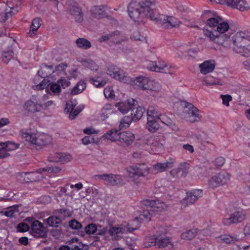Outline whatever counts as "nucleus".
Masks as SVG:
<instances>
[{"instance_id": "nucleus-1", "label": "nucleus", "mask_w": 250, "mask_h": 250, "mask_svg": "<svg viewBox=\"0 0 250 250\" xmlns=\"http://www.w3.org/2000/svg\"><path fill=\"white\" fill-rule=\"evenodd\" d=\"M210 11H206L203 17L208 18L207 21V25L211 28L210 30L204 28V35L208 37L211 41L215 43L223 45L230 38L229 34L226 32L229 30V26L228 23L216 14H213V17H210Z\"/></svg>"}, {"instance_id": "nucleus-2", "label": "nucleus", "mask_w": 250, "mask_h": 250, "mask_svg": "<svg viewBox=\"0 0 250 250\" xmlns=\"http://www.w3.org/2000/svg\"><path fill=\"white\" fill-rule=\"evenodd\" d=\"M156 0H144V1L141 3L135 0H133L129 4L127 7V11L129 16L134 21H139V17L145 15L146 17L150 18L149 14H151L154 9L151 8Z\"/></svg>"}, {"instance_id": "nucleus-3", "label": "nucleus", "mask_w": 250, "mask_h": 250, "mask_svg": "<svg viewBox=\"0 0 250 250\" xmlns=\"http://www.w3.org/2000/svg\"><path fill=\"white\" fill-rule=\"evenodd\" d=\"M142 208H146L141 212L139 217H136L133 220V224H138L139 219L150 220L154 211H163L167 208V205L160 200H145L141 202Z\"/></svg>"}, {"instance_id": "nucleus-4", "label": "nucleus", "mask_w": 250, "mask_h": 250, "mask_svg": "<svg viewBox=\"0 0 250 250\" xmlns=\"http://www.w3.org/2000/svg\"><path fill=\"white\" fill-rule=\"evenodd\" d=\"M234 46L233 49L236 53H243V55L248 57L249 51L246 48L250 43V33L249 31L236 33L232 38Z\"/></svg>"}, {"instance_id": "nucleus-5", "label": "nucleus", "mask_w": 250, "mask_h": 250, "mask_svg": "<svg viewBox=\"0 0 250 250\" xmlns=\"http://www.w3.org/2000/svg\"><path fill=\"white\" fill-rule=\"evenodd\" d=\"M20 135L24 138L26 141L29 142L31 144L35 146L37 149L51 143L52 137L45 134H42L37 136L26 129L20 131Z\"/></svg>"}, {"instance_id": "nucleus-6", "label": "nucleus", "mask_w": 250, "mask_h": 250, "mask_svg": "<svg viewBox=\"0 0 250 250\" xmlns=\"http://www.w3.org/2000/svg\"><path fill=\"white\" fill-rule=\"evenodd\" d=\"M151 20L156 21L159 24L166 29H170L176 27L180 24V21L175 17L168 16L165 15H159L156 10L152 11L151 14H149Z\"/></svg>"}, {"instance_id": "nucleus-7", "label": "nucleus", "mask_w": 250, "mask_h": 250, "mask_svg": "<svg viewBox=\"0 0 250 250\" xmlns=\"http://www.w3.org/2000/svg\"><path fill=\"white\" fill-rule=\"evenodd\" d=\"M126 171L129 181L138 183L139 177L146 176L150 173V168L142 164L127 167Z\"/></svg>"}, {"instance_id": "nucleus-8", "label": "nucleus", "mask_w": 250, "mask_h": 250, "mask_svg": "<svg viewBox=\"0 0 250 250\" xmlns=\"http://www.w3.org/2000/svg\"><path fill=\"white\" fill-rule=\"evenodd\" d=\"M181 105L183 108L182 116L187 121L194 123L198 122L200 119L199 110L192 104L186 101H182Z\"/></svg>"}, {"instance_id": "nucleus-9", "label": "nucleus", "mask_w": 250, "mask_h": 250, "mask_svg": "<svg viewBox=\"0 0 250 250\" xmlns=\"http://www.w3.org/2000/svg\"><path fill=\"white\" fill-rule=\"evenodd\" d=\"M176 244L172 243L168 238H162L159 236L150 238L148 242L144 244L145 248H148L152 246H156V248L162 249L167 247L168 249H176L178 247Z\"/></svg>"}, {"instance_id": "nucleus-10", "label": "nucleus", "mask_w": 250, "mask_h": 250, "mask_svg": "<svg viewBox=\"0 0 250 250\" xmlns=\"http://www.w3.org/2000/svg\"><path fill=\"white\" fill-rule=\"evenodd\" d=\"M94 178L97 180H102L104 184L110 186L123 185L125 184L122 176L120 174L110 173L95 175Z\"/></svg>"}, {"instance_id": "nucleus-11", "label": "nucleus", "mask_w": 250, "mask_h": 250, "mask_svg": "<svg viewBox=\"0 0 250 250\" xmlns=\"http://www.w3.org/2000/svg\"><path fill=\"white\" fill-rule=\"evenodd\" d=\"M136 229V227L130 228L128 224L126 226L121 225L118 227H111L108 232L113 239L118 240L122 237L123 234L130 232Z\"/></svg>"}, {"instance_id": "nucleus-12", "label": "nucleus", "mask_w": 250, "mask_h": 250, "mask_svg": "<svg viewBox=\"0 0 250 250\" xmlns=\"http://www.w3.org/2000/svg\"><path fill=\"white\" fill-rule=\"evenodd\" d=\"M43 105L40 102L37 96L33 95L31 99L25 102L23 108L28 112L34 113L40 111Z\"/></svg>"}, {"instance_id": "nucleus-13", "label": "nucleus", "mask_w": 250, "mask_h": 250, "mask_svg": "<svg viewBox=\"0 0 250 250\" xmlns=\"http://www.w3.org/2000/svg\"><path fill=\"white\" fill-rule=\"evenodd\" d=\"M133 85L136 88H140L143 90H157L154 84L156 83L154 81L149 80L147 78L139 77L136 78L133 81Z\"/></svg>"}, {"instance_id": "nucleus-14", "label": "nucleus", "mask_w": 250, "mask_h": 250, "mask_svg": "<svg viewBox=\"0 0 250 250\" xmlns=\"http://www.w3.org/2000/svg\"><path fill=\"white\" fill-rule=\"evenodd\" d=\"M216 1L222 4L227 5L232 8H236L241 11L248 10L250 8L249 4L245 0H216Z\"/></svg>"}, {"instance_id": "nucleus-15", "label": "nucleus", "mask_w": 250, "mask_h": 250, "mask_svg": "<svg viewBox=\"0 0 250 250\" xmlns=\"http://www.w3.org/2000/svg\"><path fill=\"white\" fill-rule=\"evenodd\" d=\"M31 233L35 237H44L46 235V228L43 224L37 220L31 223Z\"/></svg>"}, {"instance_id": "nucleus-16", "label": "nucleus", "mask_w": 250, "mask_h": 250, "mask_svg": "<svg viewBox=\"0 0 250 250\" xmlns=\"http://www.w3.org/2000/svg\"><path fill=\"white\" fill-rule=\"evenodd\" d=\"M202 190L201 189H195L188 192L186 197L181 201V203L184 207L188 205L193 204L202 196Z\"/></svg>"}, {"instance_id": "nucleus-17", "label": "nucleus", "mask_w": 250, "mask_h": 250, "mask_svg": "<svg viewBox=\"0 0 250 250\" xmlns=\"http://www.w3.org/2000/svg\"><path fill=\"white\" fill-rule=\"evenodd\" d=\"M106 73L112 78L119 81L125 82L127 81V78L125 76L123 71L116 65L109 66Z\"/></svg>"}, {"instance_id": "nucleus-18", "label": "nucleus", "mask_w": 250, "mask_h": 250, "mask_svg": "<svg viewBox=\"0 0 250 250\" xmlns=\"http://www.w3.org/2000/svg\"><path fill=\"white\" fill-rule=\"evenodd\" d=\"M245 211H236L231 214L229 218H224L222 220V223L225 226H229L233 223L241 222L245 219Z\"/></svg>"}, {"instance_id": "nucleus-19", "label": "nucleus", "mask_w": 250, "mask_h": 250, "mask_svg": "<svg viewBox=\"0 0 250 250\" xmlns=\"http://www.w3.org/2000/svg\"><path fill=\"white\" fill-rule=\"evenodd\" d=\"M76 105V101H70L66 104L64 111L66 113H69V118L70 120L74 119L83 108V106L82 107L80 106L75 108Z\"/></svg>"}, {"instance_id": "nucleus-20", "label": "nucleus", "mask_w": 250, "mask_h": 250, "mask_svg": "<svg viewBox=\"0 0 250 250\" xmlns=\"http://www.w3.org/2000/svg\"><path fill=\"white\" fill-rule=\"evenodd\" d=\"M165 143V137L160 135L154 137H146L143 143L147 146L151 145L154 147L161 148L163 146Z\"/></svg>"}, {"instance_id": "nucleus-21", "label": "nucleus", "mask_w": 250, "mask_h": 250, "mask_svg": "<svg viewBox=\"0 0 250 250\" xmlns=\"http://www.w3.org/2000/svg\"><path fill=\"white\" fill-rule=\"evenodd\" d=\"M147 67L152 71L166 73L168 72L170 66L162 62L159 61L158 63L155 62H150L148 64Z\"/></svg>"}, {"instance_id": "nucleus-22", "label": "nucleus", "mask_w": 250, "mask_h": 250, "mask_svg": "<svg viewBox=\"0 0 250 250\" xmlns=\"http://www.w3.org/2000/svg\"><path fill=\"white\" fill-rule=\"evenodd\" d=\"M137 105V101L133 99H128L127 101L125 102L117 103L116 104V107L120 112L125 114Z\"/></svg>"}, {"instance_id": "nucleus-23", "label": "nucleus", "mask_w": 250, "mask_h": 250, "mask_svg": "<svg viewBox=\"0 0 250 250\" xmlns=\"http://www.w3.org/2000/svg\"><path fill=\"white\" fill-rule=\"evenodd\" d=\"M68 11L69 13L73 17L76 22H81L83 21V15L81 9L78 4L73 2L69 5Z\"/></svg>"}, {"instance_id": "nucleus-24", "label": "nucleus", "mask_w": 250, "mask_h": 250, "mask_svg": "<svg viewBox=\"0 0 250 250\" xmlns=\"http://www.w3.org/2000/svg\"><path fill=\"white\" fill-rule=\"evenodd\" d=\"M54 72L52 65L42 64L40 69L38 71L37 75L35 76V81L37 80V78H39V77H41V79H45L51 74V72Z\"/></svg>"}, {"instance_id": "nucleus-25", "label": "nucleus", "mask_w": 250, "mask_h": 250, "mask_svg": "<svg viewBox=\"0 0 250 250\" xmlns=\"http://www.w3.org/2000/svg\"><path fill=\"white\" fill-rule=\"evenodd\" d=\"M64 217L61 215H52L47 219H44V222L50 227H58L60 225Z\"/></svg>"}, {"instance_id": "nucleus-26", "label": "nucleus", "mask_w": 250, "mask_h": 250, "mask_svg": "<svg viewBox=\"0 0 250 250\" xmlns=\"http://www.w3.org/2000/svg\"><path fill=\"white\" fill-rule=\"evenodd\" d=\"M134 135L130 131L120 132L119 141L129 145L134 141Z\"/></svg>"}, {"instance_id": "nucleus-27", "label": "nucleus", "mask_w": 250, "mask_h": 250, "mask_svg": "<svg viewBox=\"0 0 250 250\" xmlns=\"http://www.w3.org/2000/svg\"><path fill=\"white\" fill-rule=\"evenodd\" d=\"M200 72L205 75L212 72L215 67L213 61H207L200 64L199 65Z\"/></svg>"}, {"instance_id": "nucleus-28", "label": "nucleus", "mask_w": 250, "mask_h": 250, "mask_svg": "<svg viewBox=\"0 0 250 250\" xmlns=\"http://www.w3.org/2000/svg\"><path fill=\"white\" fill-rule=\"evenodd\" d=\"M42 172H39L38 169L36 171L24 173L22 177L24 178V181L26 183L32 182L39 180L41 177L39 174Z\"/></svg>"}, {"instance_id": "nucleus-29", "label": "nucleus", "mask_w": 250, "mask_h": 250, "mask_svg": "<svg viewBox=\"0 0 250 250\" xmlns=\"http://www.w3.org/2000/svg\"><path fill=\"white\" fill-rule=\"evenodd\" d=\"M91 12L92 17L97 19L103 18L107 16L104 8L103 6H94L92 8Z\"/></svg>"}, {"instance_id": "nucleus-30", "label": "nucleus", "mask_w": 250, "mask_h": 250, "mask_svg": "<svg viewBox=\"0 0 250 250\" xmlns=\"http://www.w3.org/2000/svg\"><path fill=\"white\" fill-rule=\"evenodd\" d=\"M173 162L172 161H167L165 163H158L153 165V169L156 173L165 171L168 168L173 167Z\"/></svg>"}, {"instance_id": "nucleus-31", "label": "nucleus", "mask_w": 250, "mask_h": 250, "mask_svg": "<svg viewBox=\"0 0 250 250\" xmlns=\"http://www.w3.org/2000/svg\"><path fill=\"white\" fill-rule=\"evenodd\" d=\"M131 116H132L134 121H138L142 117L145 111V109L142 107L137 105L135 107L131 109Z\"/></svg>"}, {"instance_id": "nucleus-32", "label": "nucleus", "mask_w": 250, "mask_h": 250, "mask_svg": "<svg viewBox=\"0 0 250 250\" xmlns=\"http://www.w3.org/2000/svg\"><path fill=\"white\" fill-rule=\"evenodd\" d=\"M103 74L102 72H98L97 76L90 78L89 81L97 87H103L106 84V80H102L101 77Z\"/></svg>"}, {"instance_id": "nucleus-33", "label": "nucleus", "mask_w": 250, "mask_h": 250, "mask_svg": "<svg viewBox=\"0 0 250 250\" xmlns=\"http://www.w3.org/2000/svg\"><path fill=\"white\" fill-rule=\"evenodd\" d=\"M159 119H152L151 117L147 118L146 127L149 131L154 132L159 128Z\"/></svg>"}, {"instance_id": "nucleus-34", "label": "nucleus", "mask_w": 250, "mask_h": 250, "mask_svg": "<svg viewBox=\"0 0 250 250\" xmlns=\"http://www.w3.org/2000/svg\"><path fill=\"white\" fill-rule=\"evenodd\" d=\"M120 131L116 129H111L105 133L104 137L112 141H119Z\"/></svg>"}, {"instance_id": "nucleus-35", "label": "nucleus", "mask_w": 250, "mask_h": 250, "mask_svg": "<svg viewBox=\"0 0 250 250\" xmlns=\"http://www.w3.org/2000/svg\"><path fill=\"white\" fill-rule=\"evenodd\" d=\"M17 147L15 144L11 142L0 143V155L5 151L14 150Z\"/></svg>"}, {"instance_id": "nucleus-36", "label": "nucleus", "mask_w": 250, "mask_h": 250, "mask_svg": "<svg viewBox=\"0 0 250 250\" xmlns=\"http://www.w3.org/2000/svg\"><path fill=\"white\" fill-rule=\"evenodd\" d=\"M162 114L158 110V108L153 106L148 107L147 111V118L149 119L151 117L152 119H159L161 117Z\"/></svg>"}, {"instance_id": "nucleus-37", "label": "nucleus", "mask_w": 250, "mask_h": 250, "mask_svg": "<svg viewBox=\"0 0 250 250\" xmlns=\"http://www.w3.org/2000/svg\"><path fill=\"white\" fill-rule=\"evenodd\" d=\"M77 46L83 49H88L91 46L90 42L84 38H79L76 41Z\"/></svg>"}, {"instance_id": "nucleus-38", "label": "nucleus", "mask_w": 250, "mask_h": 250, "mask_svg": "<svg viewBox=\"0 0 250 250\" xmlns=\"http://www.w3.org/2000/svg\"><path fill=\"white\" fill-rule=\"evenodd\" d=\"M114 34V36L111 38V41L115 44H120L123 42H125L127 38L121 34L118 31H116L111 33Z\"/></svg>"}, {"instance_id": "nucleus-39", "label": "nucleus", "mask_w": 250, "mask_h": 250, "mask_svg": "<svg viewBox=\"0 0 250 250\" xmlns=\"http://www.w3.org/2000/svg\"><path fill=\"white\" fill-rule=\"evenodd\" d=\"M85 83L82 81L79 82L71 90L72 95H76L82 93L85 88Z\"/></svg>"}, {"instance_id": "nucleus-40", "label": "nucleus", "mask_w": 250, "mask_h": 250, "mask_svg": "<svg viewBox=\"0 0 250 250\" xmlns=\"http://www.w3.org/2000/svg\"><path fill=\"white\" fill-rule=\"evenodd\" d=\"M83 65L91 71H97L99 68L98 65L91 60H83L82 62Z\"/></svg>"}, {"instance_id": "nucleus-41", "label": "nucleus", "mask_w": 250, "mask_h": 250, "mask_svg": "<svg viewBox=\"0 0 250 250\" xmlns=\"http://www.w3.org/2000/svg\"><path fill=\"white\" fill-rule=\"evenodd\" d=\"M236 240L235 238L227 234L222 235L217 238V242L226 244H231Z\"/></svg>"}, {"instance_id": "nucleus-42", "label": "nucleus", "mask_w": 250, "mask_h": 250, "mask_svg": "<svg viewBox=\"0 0 250 250\" xmlns=\"http://www.w3.org/2000/svg\"><path fill=\"white\" fill-rule=\"evenodd\" d=\"M17 13V9H15L14 11H12L11 10H9L8 8H6L5 12L0 14V21L5 22L9 18Z\"/></svg>"}, {"instance_id": "nucleus-43", "label": "nucleus", "mask_w": 250, "mask_h": 250, "mask_svg": "<svg viewBox=\"0 0 250 250\" xmlns=\"http://www.w3.org/2000/svg\"><path fill=\"white\" fill-rule=\"evenodd\" d=\"M198 52L197 50L195 49H191L187 51H183L182 49L178 50L177 55L179 57H183L186 55L189 56L191 57H195Z\"/></svg>"}, {"instance_id": "nucleus-44", "label": "nucleus", "mask_w": 250, "mask_h": 250, "mask_svg": "<svg viewBox=\"0 0 250 250\" xmlns=\"http://www.w3.org/2000/svg\"><path fill=\"white\" fill-rule=\"evenodd\" d=\"M216 176L221 185L227 184L230 179L229 174L226 172L220 173Z\"/></svg>"}, {"instance_id": "nucleus-45", "label": "nucleus", "mask_w": 250, "mask_h": 250, "mask_svg": "<svg viewBox=\"0 0 250 250\" xmlns=\"http://www.w3.org/2000/svg\"><path fill=\"white\" fill-rule=\"evenodd\" d=\"M196 233L197 231L195 229L188 230L181 234V238L184 240H191L195 237Z\"/></svg>"}, {"instance_id": "nucleus-46", "label": "nucleus", "mask_w": 250, "mask_h": 250, "mask_svg": "<svg viewBox=\"0 0 250 250\" xmlns=\"http://www.w3.org/2000/svg\"><path fill=\"white\" fill-rule=\"evenodd\" d=\"M14 53L12 50L4 51L2 53L1 59L3 62L7 63L13 58Z\"/></svg>"}, {"instance_id": "nucleus-47", "label": "nucleus", "mask_w": 250, "mask_h": 250, "mask_svg": "<svg viewBox=\"0 0 250 250\" xmlns=\"http://www.w3.org/2000/svg\"><path fill=\"white\" fill-rule=\"evenodd\" d=\"M61 170V168L58 167H46L38 169L39 172H46L48 173H57Z\"/></svg>"}, {"instance_id": "nucleus-48", "label": "nucleus", "mask_w": 250, "mask_h": 250, "mask_svg": "<svg viewBox=\"0 0 250 250\" xmlns=\"http://www.w3.org/2000/svg\"><path fill=\"white\" fill-rule=\"evenodd\" d=\"M41 19L40 18H36L33 20L32 24L30 26V31H32V33L30 36H32V34H35V32L41 26Z\"/></svg>"}, {"instance_id": "nucleus-49", "label": "nucleus", "mask_w": 250, "mask_h": 250, "mask_svg": "<svg viewBox=\"0 0 250 250\" xmlns=\"http://www.w3.org/2000/svg\"><path fill=\"white\" fill-rule=\"evenodd\" d=\"M40 78H37V80L35 81V77L34 78V83L36 84L35 86L36 89L40 90L43 89L48 83V81L45 79H43L41 82H40Z\"/></svg>"}, {"instance_id": "nucleus-50", "label": "nucleus", "mask_w": 250, "mask_h": 250, "mask_svg": "<svg viewBox=\"0 0 250 250\" xmlns=\"http://www.w3.org/2000/svg\"><path fill=\"white\" fill-rule=\"evenodd\" d=\"M132 121H134L132 116L131 117L125 116L120 121V126L121 127H127Z\"/></svg>"}, {"instance_id": "nucleus-51", "label": "nucleus", "mask_w": 250, "mask_h": 250, "mask_svg": "<svg viewBox=\"0 0 250 250\" xmlns=\"http://www.w3.org/2000/svg\"><path fill=\"white\" fill-rule=\"evenodd\" d=\"M84 231L88 234H94L97 231L96 225L94 224H90L87 225L84 228Z\"/></svg>"}, {"instance_id": "nucleus-52", "label": "nucleus", "mask_w": 250, "mask_h": 250, "mask_svg": "<svg viewBox=\"0 0 250 250\" xmlns=\"http://www.w3.org/2000/svg\"><path fill=\"white\" fill-rule=\"evenodd\" d=\"M69 226L73 229L78 230L82 228V224L75 219H73L69 222Z\"/></svg>"}, {"instance_id": "nucleus-53", "label": "nucleus", "mask_w": 250, "mask_h": 250, "mask_svg": "<svg viewBox=\"0 0 250 250\" xmlns=\"http://www.w3.org/2000/svg\"><path fill=\"white\" fill-rule=\"evenodd\" d=\"M29 225L24 222L19 223L17 227V231L21 232H26L29 229Z\"/></svg>"}, {"instance_id": "nucleus-54", "label": "nucleus", "mask_w": 250, "mask_h": 250, "mask_svg": "<svg viewBox=\"0 0 250 250\" xmlns=\"http://www.w3.org/2000/svg\"><path fill=\"white\" fill-rule=\"evenodd\" d=\"M208 185L209 187L212 188H216L218 186H221L216 175L210 178L208 181Z\"/></svg>"}, {"instance_id": "nucleus-55", "label": "nucleus", "mask_w": 250, "mask_h": 250, "mask_svg": "<svg viewBox=\"0 0 250 250\" xmlns=\"http://www.w3.org/2000/svg\"><path fill=\"white\" fill-rule=\"evenodd\" d=\"M50 85V90L54 93H59L61 91V85L58 83H51Z\"/></svg>"}, {"instance_id": "nucleus-56", "label": "nucleus", "mask_w": 250, "mask_h": 250, "mask_svg": "<svg viewBox=\"0 0 250 250\" xmlns=\"http://www.w3.org/2000/svg\"><path fill=\"white\" fill-rule=\"evenodd\" d=\"M131 39L134 41H144L146 40V37L141 35L140 32L137 31L133 33L131 36Z\"/></svg>"}, {"instance_id": "nucleus-57", "label": "nucleus", "mask_w": 250, "mask_h": 250, "mask_svg": "<svg viewBox=\"0 0 250 250\" xmlns=\"http://www.w3.org/2000/svg\"><path fill=\"white\" fill-rule=\"evenodd\" d=\"M220 98L222 100V104L227 106H229V102L232 99V97L229 95H221Z\"/></svg>"}, {"instance_id": "nucleus-58", "label": "nucleus", "mask_w": 250, "mask_h": 250, "mask_svg": "<svg viewBox=\"0 0 250 250\" xmlns=\"http://www.w3.org/2000/svg\"><path fill=\"white\" fill-rule=\"evenodd\" d=\"M60 160H59V162L62 163L68 162L71 159V156L66 153H60Z\"/></svg>"}, {"instance_id": "nucleus-59", "label": "nucleus", "mask_w": 250, "mask_h": 250, "mask_svg": "<svg viewBox=\"0 0 250 250\" xmlns=\"http://www.w3.org/2000/svg\"><path fill=\"white\" fill-rule=\"evenodd\" d=\"M17 212V210L13 208H9L7 210L1 212V213L3 214L8 217H13L15 216V213Z\"/></svg>"}, {"instance_id": "nucleus-60", "label": "nucleus", "mask_w": 250, "mask_h": 250, "mask_svg": "<svg viewBox=\"0 0 250 250\" xmlns=\"http://www.w3.org/2000/svg\"><path fill=\"white\" fill-rule=\"evenodd\" d=\"M82 142L84 145L95 143V139L92 136H85L82 139Z\"/></svg>"}, {"instance_id": "nucleus-61", "label": "nucleus", "mask_w": 250, "mask_h": 250, "mask_svg": "<svg viewBox=\"0 0 250 250\" xmlns=\"http://www.w3.org/2000/svg\"><path fill=\"white\" fill-rule=\"evenodd\" d=\"M104 95L107 98H113L114 97V92L111 87H106L104 89Z\"/></svg>"}, {"instance_id": "nucleus-62", "label": "nucleus", "mask_w": 250, "mask_h": 250, "mask_svg": "<svg viewBox=\"0 0 250 250\" xmlns=\"http://www.w3.org/2000/svg\"><path fill=\"white\" fill-rule=\"evenodd\" d=\"M60 153H53L51 154L48 157V160L50 162H59V160H60V158H59Z\"/></svg>"}, {"instance_id": "nucleus-63", "label": "nucleus", "mask_w": 250, "mask_h": 250, "mask_svg": "<svg viewBox=\"0 0 250 250\" xmlns=\"http://www.w3.org/2000/svg\"><path fill=\"white\" fill-rule=\"evenodd\" d=\"M59 84L61 85V88H65L69 86L70 82L65 78H61L57 81Z\"/></svg>"}, {"instance_id": "nucleus-64", "label": "nucleus", "mask_w": 250, "mask_h": 250, "mask_svg": "<svg viewBox=\"0 0 250 250\" xmlns=\"http://www.w3.org/2000/svg\"><path fill=\"white\" fill-rule=\"evenodd\" d=\"M225 163V159L223 157H218L214 161V165L217 167H221Z\"/></svg>"}]
</instances>
